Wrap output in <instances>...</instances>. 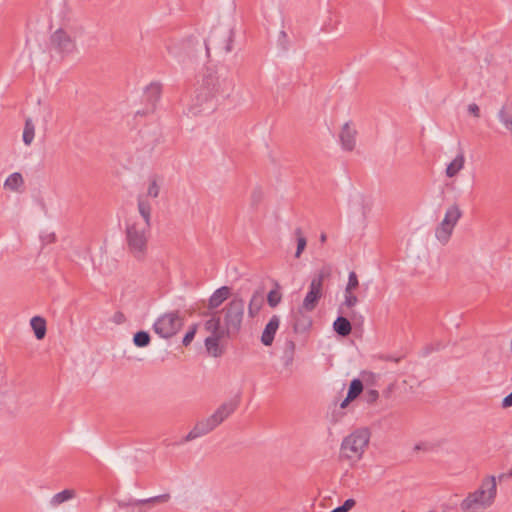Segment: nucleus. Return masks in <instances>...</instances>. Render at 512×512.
Masks as SVG:
<instances>
[{
	"label": "nucleus",
	"mask_w": 512,
	"mask_h": 512,
	"mask_svg": "<svg viewBox=\"0 0 512 512\" xmlns=\"http://www.w3.org/2000/svg\"><path fill=\"white\" fill-rule=\"evenodd\" d=\"M245 304L243 299L234 298L221 310L211 313L205 322L204 329L209 335L205 339V347L209 355L219 357L223 350L221 339L236 336L242 327Z\"/></svg>",
	"instance_id": "f257e3e1"
},
{
	"label": "nucleus",
	"mask_w": 512,
	"mask_h": 512,
	"mask_svg": "<svg viewBox=\"0 0 512 512\" xmlns=\"http://www.w3.org/2000/svg\"><path fill=\"white\" fill-rule=\"evenodd\" d=\"M140 218H131L126 225L125 236L128 253L138 261L146 258L151 228L152 206L149 200L138 196Z\"/></svg>",
	"instance_id": "f03ea898"
},
{
	"label": "nucleus",
	"mask_w": 512,
	"mask_h": 512,
	"mask_svg": "<svg viewBox=\"0 0 512 512\" xmlns=\"http://www.w3.org/2000/svg\"><path fill=\"white\" fill-rule=\"evenodd\" d=\"M235 92V81L231 76L209 74L195 91V102L203 110H215L230 100Z\"/></svg>",
	"instance_id": "7ed1b4c3"
},
{
	"label": "nucleus",
	"mask_w": 512,
	"mask_h": 512,
	"mask_svg": "<svg viewBox=\"0 0 512 512\" xmlns=\"http://www.w3.org/2000/svg\"><path fill=\"white\" fill-rule=\"evenodd\" d=\"M497 483L495 476H486L480 487L470 493L462 502L461 509L463 511L476 512L491 506L496 498Z\"/></svg>",
	"instance_id": "20e7f679"
},
{
	"label": "nucleus",
	"mask_w": 512,
	"mask_h": 512,
	"mask_svg": "<svg viewBox=\"0 0 512 512\" xmlns=\"http://www.w3.org/2000/svg\"><path fill=\"white\" fill-rule=\"evenodd\" d=\"M370 433L367 429H358L346 436L341 443L339 458L350 465L358 463L369 444Z\"/></svg>",
	"instance_id": "39448f33"
},
{
	"label": "nucleus",
	"mask_w": 512,
	"mask_h": 512,
	"mask_svg": "<svg viewBox=\"0 0 512 512\" xmlns=\"http://www.w3.org/2000/svg\"><path fill=\"white\" fill-rule=\"evenodd\" d=\"M235 410L236 404L234 402L222 404L211 416L199 420L194 425L187 434L186 441H191L210 433L223 423Z\"/></svg>",
	"instance_id": "423d86ee"
},
{
	"label": "nucleus",
	"mask_w": 512,
	"mask_h": 512,
	"mask_svg": "<svg viewBox=\"0 0 512 512\" xmlns=\"http://www.w3.org/2000/svg\"><path fill=\"white\" fill-rule=\"evenodd\" d=\"M49 49L51 53L63 60L77 52V44L68 31L58 28L50 35Z\"/></svg>",
	"instance_id": "0eeeda50"
},
{
	"label": "nucleus",
	"mask_w": 512,
	"mask_h": 512,
	"mask_svg": "<svg viewBox=\"0 0 512 512\" xmlns=\"http://www.w3.org/2000/svg\"><path fill=\"white\" fill-rule=\"evenodd\" d=\"M331 276L330 267H322L312 278L309 291L307 292L303 302L302 310L306 312L313 311L318 305L319 300L323 295V283Z\"/></svg>",
	"instance_id": "6e6552de"
},
{
	"label": "nucleus",
	"mask_w": 512,
	"mask_h": 512,
	"mask_svg": "<svg viewBox=\"0 0 512 512\" xmlns=\"http://www.w3.org/2000/svg\"><path fill=\"white\" fill-rule=\"evenodd\" d=\"M183 319L178 311L166 313L154 323V331L163 338L174 336L182 327Z\"/></svg>",
	"instance_id": "1a4fd4ad"
},
{
	"label": "nucleus",
	"mask_w": 512,
	"mask_h": 512,
	"mask_svg": "<svg viewBox=\"0 0 512 512\" xmlns=\"http://www.w3.org/2000/svg\"><path fill=\"white\" fill-rule=\"evenodd\" d=\"M357 130L352 122H346L339 132L341 146L346 151L354 150L356 146Z\"/></svg>",
	"instance_id": "9d476101"
},
{
	"label": "nucleus",
	"mask_w": 512,
	"mask_h": 512,
	"mask_svg": "<svg viewBox=\"0 0 512 512\" xmlns=\"http://www.w3.org/2000/svg\"><path fill=\"white\" fill-rule=\"evenodd\" d=\"M280 325V319L277 315H273L269 322L266 324L262 335H261V342L265 346H270L273 343L274 336L279 328Z\"/></svg>",
	"instance_id": "9b49d317"
},
{
	"label": "nucleus",
	"mask_w": 512,
	"mask_h": 512,
	"mask_svg": "<svg viewBox=\"0 0 512 512\" xmlns=\"http://www.w3.org/2000/svg\"><path fill=\"white\" fill-rule=\"evenodd\" d=\"M466 158L463 152L458 153L446 166L445 176L449 179L455 178L464 169Z\"/></svg>",
	"instance_id": "f8f14e48"
},
{
	"label": "nucleus",
	"mask_w": 512,
	"mask_h": 512,
	"mask_svg": "<svg viewBox=\"0 0 512 512\" xmlns=\"http://www.w3.org/2000/svg\"><path fill=\"white\" fill-rule=\"evenodd\" d=\"M3 187L10 192L21 193L24 190V178L22 174L19 172L10 174L5 179Z\"/></svg>",
	"instance_id": "ddd939ff"
},
{
	"label": "nucleus",
	"mask_w": 512,
	"mask_h": 512,
	"mask_svg": "<svg viewBox=\"0 0 512 512\" xmlns=\"http://www.w3.org/2000/svg\"><path fill=\"white\" fill-rule=\"evenodd\" d=\"M230 294L231 289L228 286L218 288L209 298L208 309L213 310L220 307L229 298Z\"/></svg>",
	"instance_id": "4468645a"
},
{
	"label": "nucleus",
	"mask_w": 512,
	"mask_h": 512,
	"mask_svg": "<svg viewBox=\"0 0 512 512\" xmlns=\"http://www.w3.org/2000/svg\"><path fill=\"white\" fill-rule=\"evenodd\" d=\"M363 392V383L360 379H353L350 383L346 398L340 403V408L345 409Z\"/></svg>",
	"instance_id": "2eb2a0df"
},
{
	"label": "nucleus",
	"mask_w": 512,
	"mask_h": 512,
	"mask_svg": "<svg viewBox=\"0 0 512 512\" xmlns=\"http://www.w3.org/2000/svg\"><path fill=\"white\" fill-rule=\"evenodd\" d=\"M162 180L159 176L153 175L148 179L146 195H142L147 200L148 198H157L160 194Z\"/></svg>",
	"instance_id": "dca6fc26"
},
{
	"label": "nucleus",
	"mask_w": 512,
	"mask_h": 512,
	"mask_svg": "<svg viewBox=\"0 0 512 512\" xmlns=\"http://www.w3.org/2000/svg\"><path fill=\"white\" fill-rule=\"evenodd\" d=\"M264 304V296L260 292H255L250 298L248 305V314L251 318L258 315Z\"/></svg>",
	"instance_id": "f3484780"
},
{
	"label": "nucleus",
	"mask_w": 512,
	"mask_h": 512,
	"mask_svg": "<svg viewBox=\"0 0 512 512\" xmlns=\"http://www.w3.org/2000/svg\"><path fill=\"white\" fill-rule=\"evenodd\" d=\"M30 325L34 331L35 337L41 340L46 335V320L40 316H34L30 320Z\"/></svg>",
	"instance_id": "a211bd4d"
},
{
	"label": "nucleus",
	"mask_w": 512,
	"mask_h": 512,
	"mask_svg": "<svg viewBox=\"0 0 512 512\" xmlns=\"http://www.w3.org/2000/svg\"><path fill=\"white\" fill-rule=\"evenodd\" d=\"M462 212L458 205H452L450 206L445 213L444 219L441 221L447 225H450L451 227H455L458 220L461 218Z\"/></svg>",
	"instance_id": "6ab92c4d"
},
{
	"label": "nucleus",
	"mask_w": 512,
	"mask_h": 512,
	"mask_svg": "<svg viewBox=\"0 0 512 512\" xmlns=\"http://www.w3.org/2000/svg\"><path fill=\"white\" fill-rule=\"evenodd\" d=\"M76 496V491L74 489H65L59 493L53 495L50 500V504L53 507H57L60 504L73 499Z\"/></svg>",
	"instance_id": "aec40b11"
},
{
	"label": "nucleus",
	"mask_w": 512,
	"mask_h": 512,
	"mask_svg": "<svg viewBox=\"0 0 512 512\" xmlns=\"http://www.w3.org/2000/svg\"><path fill=\"white\" fill-rule=\"evenodd\" d=\"M499 119L506 129L512 130V103H506L499 111Z\"/></svg>",
	"instance_id": "412c9836"
},
{
	"label": "nucleus",
	"mask_w": 512,
	"mask_h": 512,
	"mask_svg": "<svg viewBox=\"0 0 512 512\" xmlns=\"http://www.w3.org/2000/svg\"><path fill=\"white\" fill-rule=\"evenodd\" d=\"M334 330L341 336H347L351 333L352 326L345 317H338L333 323Z\"/></svg>",
	"instance_id": "4be33fe9"
},
{
	"label": "nucleus",
	"mask_w": 512,
	"mask_h": 512,
	"mask_svg": "<svg viewBox=\"0 0 512 512\" xmlns=\"http://www.w3.org/2000/svg\"><path fill=\"white\" fill-rule=\"evenodd\" d=\"M35 137V125L32 119L28 118L25 121L22 139L25 145L30 146Z\"/></svg>",
	"instance_id": "5701e85b"
},
{
	"label": "nucleus",
	"mask_w": 512,
	"mask_h": 512,
	"mask_svg": "<svg viewBox=\"0 0 512 512\" xmlns=\"http://www.w3.org/2000/svg\"><path fill=\"white\" fill-rule=\"evenodd\" d=\"M453 230H454L453 227L441 222L440 225L436 229V237L441 243L445 244L450 239V236L452 235Z\"/></svg>",
	"instance_id": "b1692460"
},
{
	"label": "nucleus",
	"mask_w": 512,
	"mask_h": 512,
	"mask_svg": "<svg viewBox=\"0 0 512 512\" xmlns=\"http://www.w3.org/2000/svg\"><path fill=\"white\" fill-rule=\"evenodd\" d=\"M294 234L297 240V249L295 252V257L300 258L301 254L306 248L307 240L300 228L295 229Z\"/></svg>",
	"instance_id": "393cba45"
},
{
	"label": "nucleus",
	"mask_w": 512,
	"mask_h": 512,
	"mask_svg": "<svg viewBox=\"0 0 512 512\" xmlns=\"http://www.w3.org/2000/svg\"><path fill=\"white\" fill-rule=\"evenodd\" d=\"M282 300V294L279 290V286L276 285V288L271 290L267 295V302L270 307L275 308Z\"/></svg>",
	"instance_id": "a878e982"
},
{
	"label": "nucleus",
	"mask_w": 512,
	"mask_h": 512,
	"mask_svg": "<svg viewBox=\"0 0 512 512\" xmlns=\"http://www.w3.org/2000/svg\"><path fill=\"white\" fill-rule=\"evenodd\" d=\"M134 344L138 347H145L150 342V336L145 331H139L134 335Z\"/></svg>",
	"instance_id": "bb28decb"
},
{
	"label": "nucleus",
	"mask_w": 512,
	"mask_h": 512,
	"mask_svg": "<svg viewBox=\"0 0 512 512\" xmlns=\"http://www.w3.org/2000/svg\"><path fill=\"white\" fill-rule=\"evenodd\" d=\"M379 399V392L376 389H367L363 394V400L369 404L373 405Z\"/></svg>",
	"instance_id": "cd10ccee"
},
{
	"label": "nucleus",
	"mask_w": 512,
	"mask_h": 512,
	"mask_svg": "<svg viewBox=\"0 0 512 512\" xmlns=\"http://www.w3.org/2000/svg\"><path fill=\"white\" fill-rule=\"evenodd\" d=\"M170 500V494H162L158 496H154L145 500H141L138 502V504H144V503H166Z\"/></svg>",
	"instance_id": "c85d7f7f"
},
{
	"label": "nucleus",
	"mask_w": 512,
	"mask_h": 512,
	"mask_svg": "<svg viewBox=\"0 0 512 512\" xmlns=\"http://www.w3.org/2000/svg\"><path fill=\"white\" fill-rule=\"evenodd\" d=\"M359 285V281L357 278V275L354 271H351L348 276V283L346 285L345 291H351L355 290Z\"/></svg>",
	"instance_id": "c756f323"
},
{
	"label": "nucleus",
	"mask_w": 512,
	"mask_h": 512,
	"mask_svg": "<svg viewBox=\"0 0 512 512\" xmlns=\"http://www.w3.org/2000/svg\"><path fill=\"white\" fill-rule=\"evenodd\" d=\"M358 302L357 296L353 294L351 291H345L344 295V305L348 308L354 307Z\"/></svg>",
	"instance_id": "7c9ffc66"
},
{
	"label": "nucleus",
	"mask_w": 512,
	"mask_h": 512,
	"mask_svg": "<svg viewBox=\"0 0 512 512\" xmlns=\"http://www.w3.org/2000/svg\"><path fill=\"white\" fill-rule=\"evenodd\" d=\"M146 93L156 100L160 96L161 86L157 83H152L148 86Z\"/></svg>",
	"instance_id": "2f4dec72"
},
{
	"label": "nucleus",
	"mask_w": 512,
	"mask_h": 512,
	"mask_svg": "<svg viewBox=\"0 0 512 512\" xmlns=\"http://www.w3.org/2000/svg\"><path fill=\"white\" fill-rule=\"evenodd\" d=\"M197 332V325H193L190 327L189 331L185 334L183 338V345L188 346L194 339L195 334Z\"/></svg>",
	"instance_id": "473e14b6"
},
{
	"label": "nucleus",
	"mask_w": 512,
	"mask_h": 512,
	"mask_svg": "<svg viewBox=\"0 0 512 512\" xmlns=\"http://www.w3.org/2000/svg\"><path fill=\"white\" fill-rule=\"evenodd\" d=\"M468 111L476 118L480 117V109L477 104L473 103L468 106Z\"/></svg>",
	"instance_id": "72a5a7b5"
},
{
	"label": "nucleus",
	"mask_w": 512,
	"mask_h": 512,
	"mask_svg": "<svg viewBox=\"0 0 512 512\" xmlns=\"http://www.w3.org/2000/svg\"><path fill=\"white\" fill-rule=\"evenodd\" d=\"M355 504L356 501L354 499H347L341 506L345 508L346 512H348L355 506Z\"/></svg>",
	"instance_id": "f704fd0d"
},
{
	"label": "nucleus",
	"mask_w": 512,
	"mask_h": 512,
	"mask_svg": "<svg viewBox=\"0 0 512 512\" xmlns=\"http://www.w3.org/2000/svg\"><path fill=\"white\" fill-rule=\"evenodd\" d=\"M511 406H512V392L509 395H507L502 401L503 408H509Z\"/></svg>",
	"instance_id": "c9c22d12"
},
{
	"label": "nucleus",
	"mask_w": 512,
	"mask_h": 512,
	"mask_svg": "<svg viewBox=\"0 0 512 512\" xmlns=\"http://www.w3.org/2000/svg\"><path fill=\"white\" fill-rule=\"evenodd\" d=\"M331 512H346V510L342 506H339V507L333 509Z\"/></svg>",
	"instance_id": "e433bc0d"
},
{
	"label": "nucleus",
	"mask_w": 512,
	"mask_h": 512,
	"mask_svg": "<svg viewBox=\"0 0 512 512\" xmlns=\"http://www.w3.org/2000/svg\"><path fill=\"white\" fill-rule=\"evenodd\" d=\"M193 101H195V98L193 99ZM194 107H195V109H197V110H195V113H198V111H204L202 108H199V107L196 105V102H194Z\"/></svg>",
	"instance_id": "4c0bfd02"
},
{
	"label": "nucleus",
	"mask_w": 512,
	"mask_h": 512,
	"mask_svg": "<svg viewBox=\"0 0 512 512\" xmlns=\"http://www.w3.org/2000/svg\"><path fill=\"white\" fill-rule=\"evenodd\" d=\"M320 241H321L322 243H324V242L326 241V234H325V233H322V234L320 235Z\"/></svg>",
	"instance_id": "58836bf2"
},
{
	"label": "nucleus",
	"mask_w": 512,
	"mask_h": 512,
	"mask_svg": "<svg viewBox=\"0 0 512 512\" xmlns=\"http://www.w3.org/2000/svg\"><path fill=\"white\" fill-rule=\"evenodd\" d=\"M504 477H505V474H501V475L499 476V480H502Z\"/></svg>",
	"instance_id": "ea45409f"
},
{
	"label": "nucleus",
	"mask_w": 512,
	"mask_h": 512,
	"mask_svg": "<svg viewBox=\"0 0 512 512\" xmlns=\"http://www.w3.org/2000/svg\"><path fill=\"white\" fill-rule=\"evenodd\" d=\"M415 449H417V450H418V449H421L420 445H417V446L415 447Z\"/></svg>",
	"instance_id": "a19ab883"
},
{
	"label": "nucleus",
	"mask_w": 512,
	"mask_h": 512,
	"mask_svg": "<svg viewBox=\"0 0 512 512\" xmlns=\"http://www.w3.org/2000/svg\"><path fill=\"white\" fill-rule=\"evenodd\" d=\"M509 476H512V470L510 471Z\"/></svg>",
	"instance_id": "79ce46f5"
}]
</instances>
